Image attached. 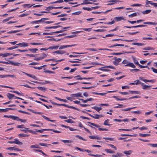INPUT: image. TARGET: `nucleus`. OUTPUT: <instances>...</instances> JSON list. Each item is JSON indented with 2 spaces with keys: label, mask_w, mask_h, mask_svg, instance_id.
I'll list each match as a JSON object with an SVG mask.
<instances>
[{
  "label": "nucleus",
  "mask_w": 157,
  "mask_h": 157,
  "mask_svg": "<svg viewBox=\"0 0 157 157\" xmlns=\"http://www.w3.org/2000/svg\"><path fill=\"white\" fill-rule=\"evenodd\" d=\"M103 68H111V69H114V67L113 66H106L105 67H103L101 68H99L98 69L99 70L102 71H109V70L108 69H103Z\"/></svg>",
  "instance_id": "1"
},
{
  "label": "nucleus",
  "mask_w": 157,
  "mask_h": 157,
  "mask_svg": "<svg viewBox=\"0 0 157 157\" xmlns=\"http://www.w3.org/2000/svg\"><path fill=\"white\" fill-rule=\"evenodd\" d=\"M58 105L64 106L67 107L69 108L73 109H75V110H78V111L79 110V109L77 108H76L74 107L73 106H69V105H66V104H58Z\"/></svg>",
  "instance_id": "2"
},
{
  "label": "nucleus",
  "mask_w": 157,
  "mask_h": 157,
  "mask_svg": "<svg viewBox=\"0 0 157 157\" xmlns=\"http://www.w3.org/2000/svg\"><path fill=\"white\" fill-rule=\"evenodd\" d=\"M71 95L73 98L83 97V96H82V93H78L75 94H71Z\"/></svg>",
  "instance_id": "3"
},
{
  "label": "nucleus",
  "mask_w": 157,
  "mask_h": 157,
  "mask_svg": "<svg viewBox=\"0 0 157 157\" xmlns=\"http://www.w3.org/2000/svg\"><path fill=\"white\" fill-rule=\"evenodd\" d=\"M121 20H125L124 18L122 17H118L114 18V20L115 21H119Z\"/></svg>",
  "instance_id": "4"
},
{
  "label": "nucleus",
  "mask_w": 157,
  "mask_h": 157,
  "mask_svg": "<svg viewBox=\"0 0 157 157\" xmlns=\"http://www.w3.org/2000/svg\"><path fill=\"white\" fill-rule=\"evenodd\" d=\"M143 85H142L141 86H142V89L143 90H148L150 89L151 87V86H148L144 85V83H143Z\"/></svg>",
  "instance_id": "5"
},
{
  "label": "nucleus",
  "mask_w": 157,
  "mask_h": 157,
  "mask_svg": "<svg viewBox=\"0 0 157 157\" xmlns=\"http://www.w3.org/2000/svg\"><path fill=\"white\" fill-rule=\"evenodd\" d=\"M123 155V154L119 152H117L116 154L112 155V157H121Z\"/></svg>",
  "instance_id": "6"
},
{
  "label": "nucleus",
  "mask_w": 157,
  "mask_h": 157,
  "mask_svg": "<svg viewBox=\"0 0 157 157\" xmlns=\"http://www.w3.org/2000/svg\"><path fill=\"white\" fill-rule=\"evenodd\" d=\"M89 137L90 138L92 139H101V138L98 136H89Z\"/></svg>",
  "instance_id": "7"
},
{
  "label": "nucleus",
  "mask_w": 157,
  "mask_h": 157,
  "mask_svg": "<svg viewBox=\"0 0 157 157\" xmlns=\"http://www.w3.org/2000/svg\"><path fill=\"white\" fill-rule=\"evenodd\" d=\"M22 72L24 73L25 75H26L28 76H29V77H31V78H33L34 79L37 80V78L34 75H30V74H29L26 73H25V72H24L23 71H22Z\"/></svg>",
  "instance_id": "8"
},
{
  "label": "nucleus",
  "mask_w": 157,
  "mask_h": 157,
  "mask_svg": "<svg viewBox=\"0 0 157 157\" xmlns=\"http://www.w3.org/2000/svg\"><path fill=\"white\" fill-rule=\"evenodd\" d=\"M75 45V44L74 45H63L62 46H60L59 48V49H61L63 48H67L68 47H72V46H74Z\"/></svg>",
  "instance_id": "9"
},
{
  "label": "nucleus",
  "mask_w": 157,
  "mask_h": 157,
  "mask_svg": "<svg viewBox=\"0 0 157 157\" xmlns=\"http://www.w3.org/2000/svg\"><path fill=\"white\" fill-rule=\"evenodd\" d=\"M14 120H16L17 121H20L22 122H26V120L24 119L23 120L19 118V117H18L15 116Z\"/></svg>",
  "instance_id": "10"
},
{
  "label": "nucleus",
  "mask_w": 157,
  "mask_h": 157,
  "mask_svg": "<svg viewBox=\"0 0 157 157\" xmlns=\"http://www.w3.org/2000/svg\"><path fill=\"white\" fill-rule=\"evenodd\" d=\"M89 0H84L83 3L81 4V5L90 4L92 3L91 2H89Z\"/></svg>",
  "instance_id": "11"
},
{
  "label": "nucleus",
  "mask_w": 157,
  "mask_h": 157,
  "mask_svg": "<svg viewBox=\"0 0 157 157\" xmlns=\"http://www.w3.org/2000/svg\"><path fill=\"white\" fill-rule=\"evenodd\" d=\"M125 66H128L132 68H135V66L133 63L128 62V63L125 65Z\"/></svg>",
  "instance_id": "12"
},
{
  "label": "nucleus",
  "mask_w": 157,
  "mask_h": 157,
  "mask_svg": "<svg viewBox=\"0 0 157 157\" xmlns=\"http://www.w3.org/2000/svg\"><path fill=\"white\" fill-rule=\"evenodd\" d=\"M28 43H25L24 42H23L22 43H20L18 44H17L16 45H18L21 47H26L28 46Z\"/></svg>",
  "instance_id": "13"
},
{
  "label": "nucleus",
  "mask_w": 157,
  "mask_h": 157,
  "mask_svg": "<svg viewBox=\"0 0 157 157\" xmlns=\"http://www.w3.org/2000/svg\"><path fill=\"white\" fill-rule=\"evenodd\" d=\"M144 24H148V25H157V23L156 22H144L143 23Z\"/></svg>",
  "instance_id": "14"
},
{
  "label": "nucleus",
  "mask_w": 157,
  "mask_h": 157,
  "mask_svg": "<svg viewBox=\"0 0 157 157\" xmlns=\"http://www.w3.org/2000/svg\"><path fill=\"white\" fill-rule=\"evenodd\" d=\"M11 55H12V54L10 53H7L5 54L0 53V56H2V57H6Z\"/></svg>",
  "instance_id": "15"
},
{
  "label": "nucleus",
  "mask_w": 157,
  "mask_h": 157,
  "mask_svg": "<svg viewBox=\"0 0 157 157\" xmlns=\"http://www.w3.org/2000/svg\"><path fill=\"white\" fill-rule=\"evenodd\" d=\"M54 53H57L58 54H63L65 53V52L63 51H56L53 52Z\"/></svg>",
  "instance_id": "16"
},
{
  "label": "nucleus",
  "mask_w": 157,
  "mask_h": 157,
  "mask_svg": "<svg viewBox=\"0 0 157 157\" xmlns=\"http://www.w3.org/2000/svg\"><path fill=\"white\" fill-rule=\"evenodd\" d=\"M92 108L93 109L96 110L98 112H99L102 109V108L101 107H99L96 106H94L92 107Z\"/></svg>",
  "instance_id": "17"
},
{
  "label": "nucleus",
  "mask_w": 157,
  "mask_h": 157,
  "mask_svg": "<svg viewBox=\"0 0 157 157\" xmlns=\"http://www.w3.org/2000/svg\"><path fill=\"white\" fill-rule=\"evenodd\" d=\"M105 151L107 152L110 154H113L115 153V151H112L111 149H106L105 150Z\"/></svg>",
  "instance_id": "18"
},
{
  "label": "nucleus",
  "mask_w": 157,
  "mask_h": 157,
  "mask_svg": "<svg viewBox=\"0 0 157 157\" xmlns=\"http://www.w3.org/2000/svg\"><path fill=\"white\" fill-rule=\"evenodd\" d=\"M4 117H7L8 118H10L14 120L15 116H13V115L8 116V115H5L4 116Z\"/></svg>",
  "instance_id": "19"
},
{
  "label": "nucleus",
  "mask_w": 157,
  "mask_h": 157,
  "mask_svg": "<svg viewBox=\"0 0 157 157\" xmlns=\"http://www.w3.org/2000/svg\"><path fill=\"white\" fill-rule=\"evenodd\" d=\"M33 53H36L38 50L37 48H29L28 50Z\"/></svg>",
  "instance_id": "20"
},
{
  "label": "nucleus",
  "mask_w": 157,
  "mask_h": 157,
  "mask_svg": "<svg viewBox=\"0 0 157 157\" xmlns=\"http://www.w3.org/2000/svg\"><path fill=\"white\" fill-rule=\"evenodd\" d=\"M14 144H19V145H21L23 144V143L19 141L17 139H15L14 140Z\"/></svg>",
  "instance_id": "21"
},
{
  "label": "nucleus",
  "mask_w": 157,
  "mask_h": 157,
  "mask_svg": "<svg viewBox=\"0 0 157 157\" xmlns=\"http://www.w3.org/2000/svg\"><path fill=\"white\" fill-rule=\"evenodd\" d=\"M124 53H130V52H119V53H112V55H121V54H123Z\"/></svg>",
  "instance_id": "22"
},
{
  "label": "nucleus",
  "mask_w": 157,
  "mask_h": 157,
  "mask_svg": "<svg viewBox=\"0 0 157 157\" xmlns=\"http://www.w3.org/2000/svg\"><path fill=\"white\" fill-rule=\"evenodd\" d=\"M90 116L96 119H98L99 118V115L97 114H94V116L92 115L91 114L89 115Z\"/></svg>",
  "instance_id": "23"
},
{
  "label": "nucleus",
  "mask_w": 157,
  "mask_h": 157,
  "mask_svg": "<svg viewBox=\"0 0 157 157\" xmlns=\"http://www.w3.org/2000/svg\"><path fill=\"white\" fill-rule=\"evenodd\" d=\"M31 148H40V147L37 144L32 145L30 146Z\"/></svg>",
  "instance_id": "24"
},
{
  "label": "nucleus",
  "mask_w": 157,
  "mask_h": 157,
  "mask_svg": "<svg viewBox=\"0 0 157 157\" xmlns=\"http://www.w3.org/2000/svg\"><path fill=\"white\" fill-rule=\"evenodd\" d=\"M33 151H34L36 152H40V153H41L43 154L44 155H47L45 154L44 153L42 150H39V149H33Z\"/></svg>",
  "instance_id": "25"
},
{
  "label": "nucleus",
  "mask_w": 157,
  "mask_h": 157,
  "mask_svg": "<svg viewBox=\"0 0 157 157\" xmlns=\"http://www.w3.org/2000/svg\"><path fill=\"white\" fill-rule=\"evenodd\" d=\"M34 4H33L32 5H31L30 4H24L22 5V6L24 8H26L27 6H28V8H30L32 6H33L34 5Z\"/></svg>",
  "instance_id": "26"
},
{
  "label": "nucleus",
  "mask_w": 157,
  "mask_h": 157,
  "mask_svg": "<svg viewBox=\"0 0 157 157\" xmlns=\"http://www.w3.org/2000/svg\"><path fill=\"white\" fill-rule=\"evenodd\" d=\"M151 11V10H146L145 11H143L142 13L143 14H146L150 13Z\"/></svg>",
  "instance_id": "27"
},
{
  "label": "nucleus",
  "mask_w": 157,
  "mask_h": 157,
  "mask_svg": "<svg viewBox=\"0 0 157 157\" xmlns=\"http://www.w3.org/2000/svg\"><path fill=\"white\" fill-rule=\"evenodd\" d=\"M10 63L12 65L16 66H19L20 65V63H15L12 61H10Z\"/></svg>",
  "instance_id": "28"
},
{
  "label": "nucleus",
  "mask_w": 157,
  "mask_h": 157,
  "mask_svg": "<svg viewBox=\"0 0 157 157\" xmlns=\"http://www.w3.org/2000/svg\"><path fill=\"white\" fill-rule=\"evenodd\" d=\"M136 108V107H134L132 108H127L126 109H121V110L122 111H130V110L132 109H134Z\"/></svg>",
  "instance_id": "29"
},
{
  "label": "nucleus",
  "mask_w": 157,
  "mask_h": 157,
  "mask_svg": "<svg viewBox=\"0 0 157 157\" xmlns=\"http://www.w3.org/2000/svg\"><path fill=\"white\" fill-rule=\"evenodd\" d=\"M37 88L39 90L44 91H45L47 90L46 88L44 87L38 86L37 87Z\"/></svg>",
  "instance_id": "30"
},
{
  "label": "nucleus",
  "mask_w": 157,
  "mask_h": 157,
  "mask_svg": "<svg viewBox=\"0 0 157 157\" xmlns=\"http://www.w3.org/2000/svg\"><path fill=\"white\" fill-rule=\"evenodd\" d=\"M109 121V119L106 120L105 121L104 123V124L105 125H108L109 126H110L111 124H108Z\"/></svg>",
  "instance_id": "31"
},
{
  "label": "nucleus",
  "mask_w": 157,
  "mask_h": 157,
  "mask_svg": "<svg viewBox=\"0 0 157 157\" xmlns=\"http://www.w3.org/2000/svg\"><path fill=\"white\" fill-rule=\"evenodd\" d=\"M7 97L9 99H11L13 97H14V95L10 93H8Z\"/></svg>",
  "instance_id": "32"
},
{
  "label": "nucleus",
  "mask_w": 157,
  "mask_h": 157,
  "mask_svg": "<svg viewBox=\"0 0 157 157\" xmlns=\"http://www.w3.org/2000/svg\"><path fill=\"white\" fill-rule=\"evenodd\" d=\"M49 129H43L41 130H36V131L37 132L42 133L44 131H49Z\"/></svg>",
  "instance_id": "33"
},
{
  "label": "nucleus",
  "mask_w": 157,
  "mask_h": 157,
  "mask_svg": "<svg viewBox=\"0 0 157 157\" xmlns=\"http://www.w3.org/2000/svg\"><path fill=\"white\" fill-rule=\"evenodd\" d=\"M132 152V151L130 150L128 151H125L124 152V153L126 155H130Z\"/></svg>",
  "instance_id": "34"
},
{
  "label": "nucleus",
  "mask_w": 157,
  "mask_h": 157,
  "mask_svg": "<svg viewBox=\"0 0 157 157\" xmlns=\"http://www.w3.org/2000/svg\"><path fill=\"white\" fill-rule=\"evenodd\" d=\"M56 99L58 100H59L61 101H62L65 102H67V101L66 99H61L57 97H55V98Z\"/></svg>",
  "instance_id": "35"
},
{
  "label": "nucleus",
  "mask_w": 157,
  "mask_h": 157,
  "mask_svg": "<svg viewBox=\"0 0 157 157\" xmlns=\"http://www.w3.org/2000/svg\"><path fill=\"white\" fill-rule=\"evenodd\" d=\"M35 101L36 102L38 103H40V104H41L42 105H43L44 106H45L47 109H49L48 107V106L47 105H45L44 104H43V103L41 101H36V100Z\"/></svg>",
  "instance_id": "36"
},
{
  "label": "nucleus",
  "mask_w": 157,
  "mask_h": 157,
  "mask_svg": "<svg viewBox=\"0 0 157 157\" xmlns=\"http://www.w3.org/2000/svg\"><path fill=\"white\" fill-rule=\"evenodd\" d=\"M62 141L64 144L71 143L72 142V141L71 140H62Z\"/></svg>",
  "instance_id": "37"
},
{
  "label": "nucleus",
  "mask_w": 157,
  "mask_h": 157,
  "mask_svg": "<svg viewBox=\"0 0 157 157\" xmlns=\"http://www.w3.org/2000/svg\"><path fill=\"white\" fill-rule=\"evenodd\" d=\"M24 125H23V124H21V125H17V128H24L26 129H28V128L24 127Z\"/></svg>",
  "instance_id": "38"
},
{
  "label": "nucleus",
  "mask_w": 157,
  "mask_h": 157,
  "mask_svg": "<svg viewBox=\"0 0 157 157\" xmlns=\"http://www.w3.org/2000/svg\"><path fill=\"white\" fill-rule=\"evenodd\" d=\"M53 9H55V7L52 6H49L47 7L45 10H47L48 11H49Z\"/></svg>",
  "instance_id": "39"
},
{
  "label": "nucleus",
  "mask_w": 157,
  "mask_h": 157,
  "mask_svg": "<svg viewBox=\"0 0 157 157\" xmlns=\"http://www.w3.org/2000/svg\"><path fill=\"white\" fill-rule=\"evenodd\" d=\"M42 19L40 20L36 21H32L31 23V24H33L34 23H38L42 21Z\"/></svg>",
  "instance_id": "40"
},
{
  "label": "nucleus",
  "mask_w": 157,
  "mask_h": 157,
  "mask_svg": "<svg viewBox=\"0 0 157 157\" xmlns=\"http://www.w3.org/2000/svg\"><path fill=\"white\" fill-rule=\"evenodd\" d=\"M140 136L143 137H145L146 136H150V134H142V133H140L139 134Z\"/></svg>",
  "instance_id": "41"
},
{
  "label": "nucleus",
  "mask_w": 157,
  "mask_h": 157,
  "mask_svg": "<svg viewBox=\"0 0 157 157\" xmlns=\"http://www.w3.org/2000/svg\"><path fill=\"white\" fill-rule=\"evenodd\" d=\"M132 44L134 45H136L138 46H141L144 45L143 44L138 43H133Z\"/></svg>",
  "instance_id": "42"
},
{
  "label": "nucleus",
  "mask_w": 157,
  "mask_h": 157,
  "mask_svg": "<svg viewBox=\"0 0 157 157\" xmlns=\"http://www.w3.org/2000/svg\"><path fill=\"white\" fill-rule=\"evenodd\" d=\"M94 100V99L93 98H90L87 99L86 100H85L84 101H83V103H86L88 101H91Z\"/></svg>",
  "instance_id": "43"
},
{
  "label": "nucleus",
  "mask_w": 157,
  "mask_h": 157,
  "mask_svg": "<svg viewBox=\"0 0 157 157\" xmlns=\"http://www.w3.org/2000/svg\"><path fill=\"white\" fill-rule=\"evenodd\" d=\"M39 55H38V54H36L35 55H33V54H27L26 55V56H29L30 57H36V56H37Z\"/></svg>",
  "instance_id": "44"
},
{
  "label": "nucleus",
  "mask_w": 157,
  "mask_h": 157,
  "mask_svg": "<svg viewBox=\"0 0 157 157\" xmlns=\"http://www.w3.org/2000/svg\"><path fill=\"white\" fill-rule=\"evenodd\" d=\"M88 155L90 156H95L96 157H101L102 156V155H98L97 154L96 155H94V154H88Z\"/></svg>",
  "instance_id": "45"
},
{
  "label": "nucleus",
  "mask_w": 157,
  "mask_h": 157,
  "mask_svg": "<svg viewBox=\"0 0 157 157\" xmlns=\"http://www.w3.org/2000/svg\"><path fill=\"white\" fill-rule=\"evenodd\" d=\"M54 33H55V32H50L49 33H43V35H53Z\"/></svg>",
  "instance_id": "46"
},
{
  "label": "nucleus",
  "mask_w": 157,
  "mask_h": 157,
  "mask_svg": "<svg viewBox=\"0 0 157 157\" xmlns=\"http://www.w3.org/2000/svg\"><path fill=\"white\" fill-rule=\"evenodd\" d=\"M59 46H51L49 47L48 48L49 49H57L59 48Z\"/></svg>",
  "instance_id": "47"
},
{
  "label": "nucleus",
  "mask_w": 157,
  "mask_h": 157,
  "mask_svg": "<svg viewBox=\"0 0 157 157\" xmlns=\"http://www.w3.org/2000/svg\"><path fill=\"white\" fill-rule=\"evenodd\" d=\"M88 123L90 124L91 125L94 126L97 128H99L100 127V126L99 125L95 124L94 123H91L90 122H89Z\"/></svg>",
  "instance_id": "48"
},
{
  "label": "nucleus",
  "mask_w": 157,
  "mask_h": 157,
  "mask_svg": "<svg viewBox=\"0 0 157 157\" xmlns=\"http://www.w3.org/2000/svg\"><path fill=\"white\" fill-rule=\"evenodd\" d=\"M129 92L132 94H140L139 92L138 91H129Z\"/></svg>",
  "instance_id": "49"
},
{
  "label": "nucleus",
  "mask_w": 157,
  "mask_h": 157,
  "mask_svg": "<svg viewBox=\"0 0 157 157\" xmlns=\"http://www.w3.org/2000/svg\"><path fill=\"white\" fill-rule=\"evenodd\" d=\"M134 82H136L135 83L136 85H137L138 84H140V85H143V83L140 82L139 80H137L136 81H135Z\"/></svg>",
  "instance_id": "50"
},
{
  "label": "nucleus",
  "mask_w": 157,
  "mask_h": 157,
  "mask_svg": "<svg viewBox=\"0 0 157 157\" xmlns=\"http://www.w3.org/2000/svg\"><path fill=\"white\" fill-rule=\"evenodd\" d=\"M34 59V60L37 61H39L40 60L42 59H43V57L40 58V57H35Z\"/></svg>",
  "instance_id": "51"
},
{
  "label": "nucleus",
  "mask_w": 157,
  "mask_h": 157,
  "mask_svg": "<svg viewBox=\"0 0 157 157\" xmlns=\"http://www.w3.org/2000/svg\"><path fill=\"white\" fill-rule=\"evenodd\" d=\"M81 13V12L80 11L72 13V15H79Z\"/></svg>",
  "instance_id": "52"
},
{
  "label": "nucleus",
  "mask_w": 157,
  "mask_h": 157,
  "mask_svg": "<svg viewBox=\"0 0 157 157\" xmlns=\"http://www.w3.org/2000/svg\"><path fill=\"white\" fill-rule=\"evenodd\" d=\"M65 121L66 122H67L68 123H74V121H73L71 119H68L67 120H65Z\"/></svg>",
  "instance_id": "53"
},
{
  "label": "nucleus",
  "mask_w": 157,
  "mask_h": 157,
  "mask_svg": "<svg viewBox=\"0 0 157 157\" xmlns=\"http://www.w3.org/2000/svg\"><path fill=\"white\" fill-rule=\"evenodd\" d=\"M132 58L133 59V62L135 64L139 65L140 64L138 63V62L137 61V60L134 57H132Z\"/></svg>",
  "instance_id": "54"
},
{
  "label": "nucleus",
  "mask_w": 157,
  "mask_h": 157,
  "mask_svg": "<svg viewBox=\"0 0 157 157\" xmlns=\"http://www.w3.org/2000/svg\"><path fill=\"white\" fill-rule=\"evenodd\" d=\"M146 26V25H136V26H132V27H133V28H137V27H145Z\"/></svg>",
  "instance_id": "55"
},
{
  "label": "nucleus",
  "mask_w": 157,
  "mask_h": 157,
  "mask_svg": "<svg viewBox=\"0 0 157 157\" xmlns=\"http://www.w3.org/2000/svg\"><path fill=\"white\" fill-rule=\"evenodd\" d=\"M124 46V45L123 44H117L116 45H111V46L109 47L112 48V47H115V46Z\"/></svg>",
  "instance_id": "56"
},
{
  "label": "nucleus",
  "mask_w": 157,
  "mask_h": 157,
  "mask_svg": "<svg viewBox=\"0 0 157 157\" xmlns=\"http://www.w3.org/2000/svg\"><path fill=\"white\" fill-rule=\"evenodd\" d=\"M137 14L136 13H134L132 14L129 15L128 16L130 17H135L137 15Z\"/></svg>",
  "instance_id": "57"
},
{
  "label": "nucleus",
  "mask_w": 157,
  "mask_h": 157,
  "mask_svg": "<svg viewBox=\"0 0 157 157\" xmlns=\"http://www.w3.org/2000/svg\"><path fill=\"white\" fill-rule=\"evenodd\" d=\"M39 144L41 146H44V147H47L48 145H51L50 144H46L40 143Z\"/></svg>",
  "instance_id": "58"
},
{
  "label": "nucleus",
  "mask_w": 157,
  "mask_h": 157,
  "mask_svg": "<svg viewBox=\"0 0 157 157\" xmlns=\"http://www.w3.org/2000/svg\"><path fill=\"white\" fill-rule=\"evenodd\" d=\"M18 136L20 137H25L28 136V135L22 133L19 134Z\"/></svg>",
  "instance_id": "59"
},
{
  "label": "nucleus",
  "mask_w": 157,
  "mask_h": 157,
  "mask_svg": "<svg viewBox=\"0 0 157 157\" xmlns=\"http://www.w3.org/2000/svg\"><path fill=\"white\" fill-rule=\"evenodd\" d=\"M48 130H49V131H52L54 132H56V133H60L61 132V131H58V130H55L54 129H49Z\"/></svg>",
  "instance_id": "60"
},
{
  "label": "nucleus",
  "mask_w": 157,
  "mask_h": 157,
  "mask_svg": "<svg viewBox=\"0 0 157 157\" xmlns=\"http://www.w3.org/2000/svg\"><path fill=\"white\" fill-rule=\"evenodd\" d=\"M130 71L131 72H137L140 71L139 69H130Z\"/></svg>",
  "instance_id": "61"
},
{
  "label": "nucleus",
  "mask_w": 157,
  "mask_h": 157,
  "mask_svg": "<svg viewBox=\"0 0 157 157\" xmlns=\"http://www.w3.org/2000/svg\"><path fill=\"white\" fill-rule=\"evenodd\" d=\"M82 9L85 10H87L88 11H90L92 10V9L91 8L89 7H83Z\"/></svg>",
  "instance_id": "62"
},
{
  "label": "nucleus",
  "mask_w": 157,
  "mask_h": 157,
  "mask_svg": "<svg viewBox=\"0 0 157 157\" xmlns=\"http://www.w3.org/2000/svg\"><path fill=\"white\" fill-rule=\"evenodd\" d=\"M114 59L118 63L120 62L121 60V59L120 58H117L116 57H115Z\"/></svg>",
  "instance_id": "63"
},
{
  "label": "nucleus",
  "mask_w": 157,
  "mask_h": 157,
  "mask_svg": "<svg viewBox=\"0 0 157 157\" xmlns=\"http://www.w3.org/2000/svg\"><path fill=\"white\" fill-rule=\"evenodd\" d=\"M148 145H150L153 147H157V144H148Z\"/></svg>",
  "instance_id": "64"
}]
</instances>
